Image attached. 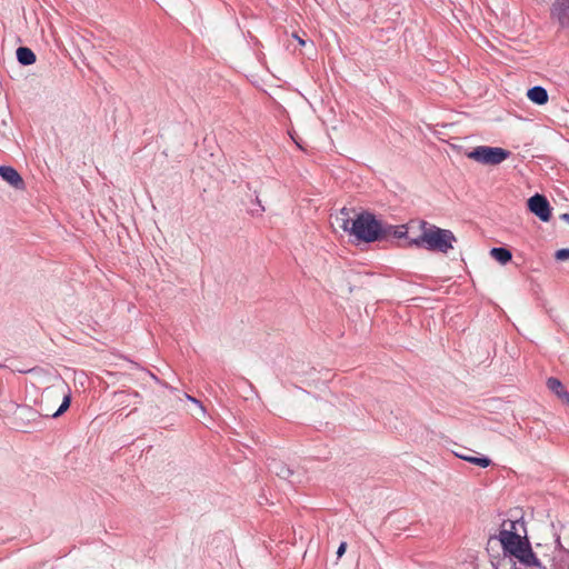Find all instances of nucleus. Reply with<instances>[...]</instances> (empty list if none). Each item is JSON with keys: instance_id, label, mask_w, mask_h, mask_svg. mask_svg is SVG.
Wrapping results in <instances>:
<instances>
[{"instance_id": "obj_10", "label": "nucleus", "mask_w": 569, "mask_h": 569, "mask_svg": "<svg viewBox=\"0 0 569 569\" xmlns=\"http://www.w3.org/2000/svg\"><path fill=\"white\" fill-rule=\"evenodd\" d=\"M527 97L533 103L539 106L547 103L548 101V92L545 88L540 86L532 87L528 90Z\"/></svg>"}, {"instance_id": "obj_14", "label": "nucleus", "mask_w": 569, "mask_h": 569, "mask_svg": "<svg viewBox=\"0 0 569 569\" xmlns=\"http://www.w3.org/2000/svg\"><path fill=\"white\" fill-rule=\"evenodd\" d=\"M270 469L272 472H274L278 477L282 479H287L292 475V470L282 462L274 461L273 463L270 465Z\"/></svg>"}, {"instance_id": "obj_20", "label": "nucleus", "mask_w": 569, "mask_h": 569, "mask_svg": "<svg viewBox=\"0 0 569 569\" xmlns=\"http://www.w3.org/2000/svg\"><path fill=\"white\" fill-rule=\"evenodd\" d=\"M560 219H561V220H563V221H566V222H569V213H562V214L560 216Z\"/></svg>"}, {"instance_id": "obj_22", "label": "nucleus", "mask_w": 569, "mask_h": 569, "mask_svg": "<svg viewBox=\"0 0 569 569\" xmlns=\"http://www.w3.org/2000/svg\"><path fill=\"white\" fill-rule=\"evenodd\" d=\"M463 456V453H461ZM472 455L466 453L465 457H471Z\"/></svg>"}, {"instance_id": "obj_4", "label": "nucleus", "mask_w": 569, "mask_h": 569, "mask_svg": "<svg viewBox=\"0 0 569 569\" xmlns=\"http://www.w3.org/2000/svg\"><path fill=\"white\" fill-rule=\"evenodd\" d=\"M351 236L365 242H373L382 237L380 222L369 212L357 213L351 224Z\"/></svg>"}, {"instance_id": "obj_7", "label": "nucleus", "mask_w": 569, "mask_h": 569, "mask_svg": "<svg viewBox=\"0 0 569 569\" xmlns=\"http://www.w3.org/2000/svg\"><path fill=\"white\" fill-rule=\"evenodd\" d=\"M550 16L562 29L569 30V0H555Z\"/></svg>"}, {"instance_id": "obj_13", "label": "nucleus", "mask_w": 569, "mask_h": 569, "mask_svg": "<svg viewBox=\"0 0 569 569\" xmlns=\"http://www.w3.org/2000/svg\"><path fill=\"white\" fill-rule=\"evenodd\" d=\"M490 256L501 264H506L512 258L511 252L506 248H492Z\"/></svg>"}, {"instance_id": "obj_3", "label": "nucleus", "mask_w": 569, "mask_h": 569, "mask_svg": "<svg viewBox=\"0 0 569 569\" xmlns=\"http://www.w3.org/2000/svg\"><path fill=\"white\" fill-rule=\"evenodd\" d=\"M422 232L421 234L411 240V243L416 247H423L430 251H439L442 253H447L450 249L453 248V243L456 242L455 234L447 229H441L436 226L427 227V222H422Z\"/></svg>"}, {"instance_id": "obj_1", "label": "nucleus", "mask_w": 569, "mask_h": 569, "mask_svg": "<svg viewBox=\"0 0 569 569\" xmlns=\"http://www.w3.org/2000/svg\"><path fill=\"white\" fill-rule=\"evenodd\" d=\"M495 538L500 542L505 557L515 558L525 569L540 568V561L532 551L526 522L522 518L502 521Z\"/></svg>"}, {"instance_id": "obj_9", "label": "nucleus", "mask_w": 569, "mask_h": 569, "mask_svg": "<svg viewBox=\"0 0 569 569\" xmlns=\"http://www.w3.org/2000/svg\"><path fill=\"white\" fill-rule=\"evenodd\" d=\"M0 177L16 189H23V180L19 172L9 166H0Z\"/></svg>"}, {"instance_id": "obj_2", "label": "nucleus", "mask_w": 569, "mask_h": 569, "mask_svg": "<svg viewBox=\"0 0 569 569\" xmlns=\"http://www.w3.org/2000/svg\"><path fill=\"white\" fill-rule=\"evenodd\" d=\"M29 372L36 375L40 382H48L40 400L44 415L57 418L64 413L71 402V390L68 383L57 373H47L41 369H31Z\"/></svg>"}, {"instance_id": "obj_19", "label": "nucleus", "mask_w": 569, "mask_h": 569, "mask_svg": "<svg viewBox=\"0 0 569 569\" xmlns=\"http://www.w3.org/2000/svg\"><path fill=\"white\" fill-rule=\"evenodd\" d=\"M293 38L298 41V43L300 46H305L306 44V41L303 39H301L298 34H293Z\"/></svg>"}, {"instance_id": "obj_21", "label": "nucleus", "mask_w": 569, "mask_h": 569, "mask_svg": "<svg viewBox=\"0 0 569 569\" xmlns=\"http://www.w3.org/2000/svg\"><path fill=\"white\" fill-rule=\"evenodd\" d=\"M557 543H558V546H560V538L559 537L557 538Z\"/></svg>"}, {"instance_id": "obj_16", "label": "nucleus", "mask_w": 569, "mask_h": 569, "mask_svg": "<svg viewBox=\"0 0 569 569\" xmlns=\"http://www.w3.org/2000/svg\"><path fill=\"white\" fill-rule=\"evenodd\" d=\"M555 258L559 261L569 260V248L557 250L555 253Z\"/></svg>"}, {"instance_id": "obj_15", "label": "nucleus", "mask_w": 569, "mask_h": 569, "mask_svg": "<svg viewBox=\"0 0 569 569\" xmlns=\"http://www.w3.org/2000/svg\"><path fill=\"white\" fill-rule=\"evenodd\" d=\"M456 455L460 459H462L465 461H468L470 463H473L476 466H479L481 468H487V467H489L491 465V460L489 458H487V457H477V456L465 457L461 453H456Z\"/></svg>"}, {"instance_id": "obj_11", "label": "nucleus", "mask_w": 569, "mask_h": 569, "mask_svg": "<svg viewBox=\"0 0 569 569\" xmlns=\"http://www.w3.org/2000/svg\"><path fill=\"white\" fill-rule=\"evenodd\" d=\"M547 387L549 388V390L555 392L559 399H561L565 402H569V393L565 390L559 379L550 377L547 380Z\"/></svg>"}, {"instance_id": "obj_5", "label": "nucleus", "mask_w": 569, "mask_h": 569, "mask_svg": "<svg viewBox=\"0 0 569 569\" xmlns=\"http://www.w3.org/2000/svg\"><path fill=\"white\" fill-rule=\"evenodd\" d=\"M510 152L499 147L480 146L467 153L469 159L483 164H499L508 159Z\"/></svg>"}, {"instance_id": "obj_6", "label": "nucleus", "mask_w": 569, "mask_h": 569, "mask_svg": "<svg viewBox=\"0 0 569 569\" xmlns=\"http://www.w3.org/2000/svg\"><path fill=\"white\" fill-rule=\"evenodd\" d=\"M528 208L545 222L549 221L551 218V208L545 196L537 193L529 198Z\"/></svg>"}, {"instance_id": "obj_8", "label": "nucleus", "mask_w": 569, "mask_h": 569, "mask_svg": "<svg viewBox=\"0 0 569 569\" xmlns=\"http://www.w3.org/2000/svg\"><path fill=\"white\" fill-rule=\"evenodd\" d=\"M355 218H356V213H355L353 209L343 207L335 216L332 224L350 234L351 227H352L351 224L353 223Z\"/></svg>"}, {"instance_id": "obj_17", "label": "nucleus", "mask_w": 569, "mask_h": 569, "mask_svg": "<svg viewBox=\"0 0 569 569\" xmlns=\"http://www.w3.org/2000/svg\"><path fill=\"white\" fill-rule=\"evenodd\" d=\"M186 398L188 400H190L191 402H193L199 408L200 412H202V413L204 412L203 407L201 406V403L196 398H193L191 396H188V395H186Z\"/></svg>"}, {"instance_id": "obj_18", "label": "nucleus", "mask_w": 569, "mask_h": 569, "mask_svg": "<svg viewBox=\"0 0 569 569\" xmlns=\"http://www.w3.org/2000/svg\"><path fill=\"white\" fill-rule=\"evenodd\" d=\"M346 549H347V543L341 542L340 546L338 547L337 556L341 557L346 552Z\"/></svg>"}, {"instance_id": "obj_12", "label": "nucleus", "mask_w": 569, "mask_h": 569, "mask_svg": "<svg viewBox=\"0 0 569 569\" xmlns=\"http://www.w3.org/2000/svg\"><path fill=\"white\" fill-rule=\"evenodd\" d=\"M17 59L23 66H30L36 62V54L27 47H19L17 49Z\"/></svg>"}]
</instances>
